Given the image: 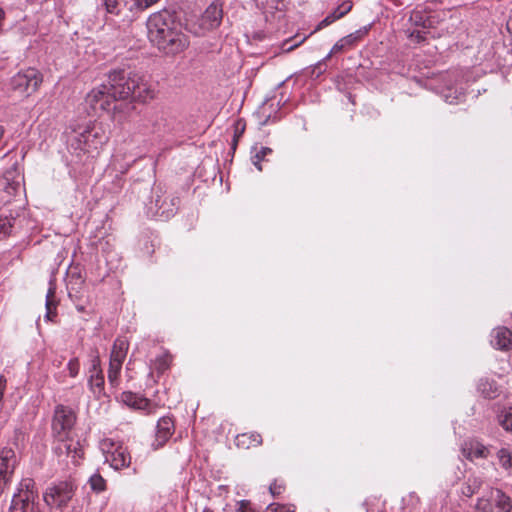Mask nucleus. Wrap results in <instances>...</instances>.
<instances>
[{
	"label": "nucleus",
	"mask_w": 512,
	"mask_h": 512,
	"mask_svg": "<svg viewBox=\"0 0 512 512\" xmlns=\"http://www.w3.org/2000/svg\"><path fill=\"white\" fill-rule=\"evenodd\" d=\"M150 41L167 55H176L188 45V37L181 31L172 14L163 10L151 15L147 21Z\"/></svg>",
	"instance_id": "1"
},
{
	"label": "nucleus",
	"mask_w": 512,
	"mask_h": 512,
	"mask_svg": "<svg viewBox=\"0 0 512 512\" xmlns=\"http://www.w3.org/2000/svg\"><path fill=\"white\" fill-rule=\"evenodd\" d=\"M107 89L114 104L126 100L145 103L155 98L156 92L152 86L137 73L127 72L123 69L113 70L108 75Z\"/></svg>",
	"instance_id": "2"
},
{
	"label": "nucleus",
	"mask_w": 512,
	"mask_h": 512,
	"mask_svg": "<svg viewBox=\"0 0 512 512\" xmlns=\"http://www.w3.org/2000/svg\"><path fill=\"white\" fill-rule=\"evenodd\" d=\"M86 102L94 111H97L98 109L113 111L114 114L129 113L134 108L130 103L114 104L106 84H103L88 93L86 96Z\"/></svg>",
	"instance_id": "3"
},
{
	"label": "nucleus",
	"mask_w": 512,
	"mask_h": 512,
	"mask_svg": "<svg viewBox=\"0 0 512 512\" xmlns=\"http://www.w3.org/2000/svg\"><path fill=\"white\" fill-rule=\"evenodd\" d=\"M54 452L63 461L70 459L73 464L83 456V449L80 442L71 435H63L62 437H54Z\"/></svg>",
	"instance_id": "4"
},
{
	"label": "nucleus",
	"mask_w": 512,
	"mask_h": 512,
	"mask_svg": "<svg viewBox=\"0 0 512 512\" xmlns=\"http://www.w3.org/2000/svg\"><path fill=\"white\" fill-rule=\"evenodd\" d=\"M76 416L72 409L59 405L56 407L52 422L54 437L71 435V430L75 424Z\"/></svg>",
	"instance_id": "5"
},
{
	"label": "nucleus",
	"mask_w": 512,
	"mask_h": 512,
	"mask_svg": "<svg viewBox=\"0 0 512 512\" xmlns=\"http://www.w3.org/2000/svg\"><path fill=\"white\" fill-rule=\"evenodd\" d=\"M42 75L33 68L19 72L11 79V86L14 90L25 92L30 95L37 91L42 83Z\"/></svg>",
	"instance_id": "6"
},
{
	"label": "nucleus",
	"mask_w": 512,
	"mask_h": 512,
	"mask_svg": "<svg viewBox=\"0 0 512 512\" xmlns=\"http://www.w3.org/2000/svg\"><path fill=\"white\" fill-rule=\"evenodd\" d=\"M17 463V456L12 448L4 447L0 450V495L11 483Z\"/></svg>",
	"instance_id": "7"
},
{
	"label": "nucleus",
	"mask_w": 512,
	"mask_h": 512,
	"mask_svg": "<svg viewBox=\"0 0 512 512\" xmlns=\"http://www.w3.org/2000/svg\"><path fill=\"white\" fill-rule=\"evenodd\" d=\"M101 446L102 450L106 452V461L114 469L119 470L130 465L131 456L122 446H117L114 450H110V448L114 447V443L108 439L104 440Z\"/></svg>",
	"instance_id": "8"
},
{
	"label": "nucleus",
	"mask_w": 512,
	"mask_h": 512,
	"mask_svg": "<svg viewBox=\"0 0 512 512\" xmlns=\"http://www.w3.org/2000/svg\"><path fill=\"white\" fill-rule=\"evenodd\" d=\"M73 487L68 482H60L53 487H50L44 494L45 502L50 506L61 507L66 505L67 502L72 498Z\"/></svg>",
	"instance_id": "9"
},
{
	"label": "nucleus",
	"mask_w": 512,
	"mask_h": 512,
	"mask_svg": "<svg viewBox=\"0 0 512 512\" xmlns=\"http://www.w3.org/2000/svg\"><path fill=\"white\" fill-rule=\"evenodd\" d=\"M34 480L24 478L19 483L17 492L13 495L9 512H17L20 504L35 502Z\"/></svg>",
	"instance_id": "10"
},
{
	"label": "nucleus",
	"mask_w": 512,
	"mask_h": 512,
	"mask_svg": "<svg viewBox=\"0 0 512 512\" xmlns=\"http://www.w3.org/2000/svg\"><path fill=\"white\" fill-rule=\"evenodd\" d=\"M174 433V422L170 417H162L157 423L155 442L153 446L162 447Z\"/></svg>",
	"instance_id": "11"
},
{
	"label": "nucleus",
	"mask_w": 512,
	"mask_h": 512,
	"mask_svg": "<svg viewBox=\"0 0 512 512\" xmlns=\"http://www.w3.org/2000/svg\"><path fill=\"white\" fill-rule=\"evenodd\" d=\"M222 7L217 3L210 4L202 15V25L207 29H213L220 25L222 20Z\"/></svg>",
	"instance_id": "12"
},
{
	"label": "nucleus",
	"mask_w": 512,
	"mask_h": 512,
	"mask_svg": "<svg viewBox=\"0 0 512 512\" xmlns=\"http://www.w3.org/2000/svg\"><path fill=\"white\" fill-rule=\"evenodd\" d=\"M462 454L469 460L473 458H486L488 456V449L477 440L465 441L461 448Z\"/></svg>",
	"instance_id": "13"
},
{
	"label": "nucleus",
	"mask_w": 512,
	"mask_h": 512,
	"mask_svg": "<svg viewBox=\"0 0 512 512\" xmlns=\"http://www.w3.org/2000/svg\"><path fill=\"white\" fill-rule=\"evenodd\" d=\"M235 444L243 450L256 448L262 444V436L256 432L241 433L236 436Z\"/></svg>",
	"instance_id": "14"
},
{
	"label": "nucleus",
	"mask_w": 512,
	"mask_h": 512,
	"mask_svg": "<svg viewBox=\"0 0 512 512\" xmlns=\"http://www.w3.org/2000/svg\"><path fill=\"white\" fill-rule=\"evenodd\" d=\"M490 499L492 500L493 507L497 509L496 512H511L512 500L500 489H490Z\"/></svg>",
	"instance_id": "15"
},
{
	"label": "nucleus",
	"mask_w": 512,
	"mask_h": 512,
	"mask_svg": "<svg viewBox=\"0 0 512 512\" xmlns=\"http://www.w3.org/2000/svg\"><path fill=\"white\" fill-rule=\"evenodd\" d=\"M492 343L501 350L512 348V332L506 327H498L493 332Z\"/></svg>",
	"instance_id": "16"
},
{
	"label": "nucleus",
	"mask_w": 512,
	"mask_h": 512,
	"mask_svg": "<svg viewBox=\"0 0 512 512\" xmlns=\"http://www.w3.org/2000/svg\"><path fill=\"white\" fill-rule=\"evenodd\" d=\"M367 33V29H360L354 33H351L343 38H341L331 49L330 57L332 54H337L342 52L344 49L353 46L357 41H359L365 34Z\"/></svg>",
	"instance_id": "17"
},
{
	"label": "nucleus",
	"mask_w": 512,
	"mask_h": 512,
	"mask_svg": "<svg viewBox=\"0 0 512 512\" xmlns=\"http://www.w3.org/2000/svg\"><path fill=\"white\" fill-rule=\"evenodd\" d=\"M352 9V2L347 0L342 2L333 12L327 15L317 26L316 30H319L323 27H326L336 21L337 19L342 18Z\"/></svg>",
	"instance_id": "18"
},
{
	"label": "nucleus",
	"mask_w": 512,
	"mask_h": 512,
	"mask_svg": "<svg viewBox=\"0 0 512 512\" xmlns=\"http://www.w3.org/2000/svg\"><path fill=\"white\" fill-rule=\"evenodd\" d=\"M128 349V342L124 339L118 338L114 342L111 355H110V361L123 363L126 353Z\"/></svg>",
	"instance_id": "19"
},
{
	"label": "nucleus",
	"mask_w": 512,
	"mask_h": 512,
	"mask_svg": "<svg viewBox=\"0 0 512 512\" xmlns=\"http://www.w3.org/2000/svg\"><path fill=\"white\" fill-rule=\"evenodd\" d=\"M57 301L55 297V285L50 282V287L46 295V318L50 321H54L56 317Z\"/></svg>",
	"instance_id": "20"
},
{
	"label": "nucleus",
	"mask_w": 512,
	"mask_h": 512,
	"mask_svg": "<svg viewBox=\"0 0 512 512\" xmlns=\"http://www.w3.org/2000/svg\"><path fill=\"white\" fill-rule=\"evenodd\" d=\"M478 390L487 399H494L498 396V387L496 383L488 378L480 379L478 383Z\"/></svg>",
	"instance_id": "21"
},
{
	"label": "nucleus",
	"mask_w": 512,
	"mask_h": 512,
	"mask_svg": "<svg viewBox=\"0 0 512 512\" xmlns=\"http://www.w3.org/2000/svg\"><path fill=\"white\" fill-rule=\"evenodd\" d=\"M483 485V479L478 476H470L462 487V494L466 497H472L478 493Z\"/></svg>",
	"instance_id": "22"
},
{
	"label": "nucleus",
	"mask_w": 512,
	"mask_h": 512,
	"mask_svg": "<svg viewBox=\"0 0 512 512\" xmlns=\"http://www.w3.org/2000/svg\"><path fill=\"white\" fill-rule=\"evenodd\" d=\"M99 366V359L96 358L93 360V365L91 369V375L89 379V383L92 389L98 388L102 389L104 386V377L101 373V371L98 369Z\"/></svg>",
	"instance_id": "23"
},
{
	"label": "nucleus",
	"mask_w": 512,
	"mask_h": 512,
	"mask_svg": "<svg viewBox=\"0 0 512 512\" xmlns=\"http://www.w3.org/2000/svg\"><path fill=\"white\" fill-rule=\"evenodd\" d=\"M123 401L127 405H129L135 409H145L148 406L147 399L137 397V396L133 395L132 393L124 394Z\"/></svg>",
	"instance_id": "24"
},
{
	"label": "nucleus",
	"mask_w": 512,
	"mask_h": 512,
	"mask_svg": "<svg viewBox=\"0 0 512 512\" xmlns=\"http://www.w3.org/2000/svg\"><path fill=\"white\" fill-rule=\"evenodd\" d=\"M172 355L169 352H164L162 355L158 356L155 359V369L159 373L165 372L167 369H169L171 362H172Z\"/></svg>",
	"instance_id": "25"
},
{
	"label": "nucleus",
	"mask_w": 512,
	"mask_h": 512,
	"mask_svg": "<svg viewBox=\"0 0 512 512\" xmlns=\"http://www.w3.org/2000/svg\"><path fill=\"white\" fill-rule=\"evenodd\" d=\"M122 364L113 361L109 362L108 379L111 385H116Z\"/></svg>",
	"instance_id": "26"
},
{
	"label": "nucleus",
	"mask_w": 512,
	"mask_h": 512,
	"mask_svg": "<svg viewBox=\"0 0 512 512\" xmlns=\"http://www.w3.org/2000/svg\"><path fill=\"white\" fill-rule=\"evenodd\" d=\"M475 509L478 512H494V507L490 496L488 498L481 497L477 500Z\"/></svg>",
	"instance_id": "27"
},
{
	"label": "nucleus",
	"mask_w": 512,
	"mask_h": 512,
	"mask_svg": "<svg viewBox=\"0 0 512 512\" xmlns=\"http://www.w3.org/2000/svg\"><path fill=\"white\" fill-rule=\"evenodd\" d=\"M498 458L503 468L508 469L512 467V454L509 450L502 448L498 451Z\"/></svg>",
	"instance_id": "28"
},
{
	"label": "nucleus",
	"mask_w": 512,
	"mask_h": 512,
	"mask_svg": "<svg viewBox=\"0 0 512 512\" xmlns=\"http://www.w3.org/2000/svg\"><path fill=\"white\" fill-rule=\"evenodd\" d=\"M272 153V149L268 147H262L253 157V164L257 167L259 171H262V167L260 162L264 160L266 155Z\"/></svg>",
	"instance_id": "29"
},
{
	"label": "nucleus",
	"mask_w": 512,
	"mask_h": 512,
	"mask_svg": "<svg viewBox=\"0 0 512 512\" xmlns=\"http://www.w3.org/2000/svg\"><path fill=\"white\" fill-rule=\"evenodd\" d=\"M90 484L94 491L101 492L105 490V480L99 474H95L90 478Z\"/></svg>",
	"instance_id": "30"
},
{
	"label": "nucleus",
	"mask_w": 512,
	"mask_h": 512,
	"mask_svg": "<svg viewBox=\"0 0 512 512\" xmlns=\"http://www.w3.org/2000/svg\"><path fill=\"white\" fill-rule=\"evenodd\" d=\"M104 5L107 13L119 15L121 0H105Z\"/></svg>",
	"instance_id": "31"
},
{
	"label": "nucleus",
	"mask_w": 512,
	"mask_h": 512,
	"mask_svg": "<svg viewBox=\"0 0 512 512\" xmlns=\"http://www.w3.org/2000/svg\"><path fill=\"white\" fill-rule=\"evenodd\" d=\"M266 512H294V507L279 503H272L266 508Z\"/></svg>",
	"instance_id": "32"
},
{
	"label": "nucleus",
	"mask_w": 512,
	"mask_h": 512,
	"mask_svg": "<svg viewBox=\"0 0 512 512\" xmlns=\"http://www.w3.org/2000/svg\"><path fill=\"white\" fill-rule=\"evenodd\" d=\"M79 361L77 358H73L68 363V370L71 377H76L79 372Z\"/></svg>",
	"instance_id": "33"
},
{
	"label": "nucleus",
	"mask_w": 512,
	"mask_h": 512,
	"mask_svg": "<svg viewBox=\"0 0 512 512\" xmlns=\"http://www.w3.org/2000/svg\"><path fill=\"white\" fill-rule=\"evenodd\" d=\"M500 424L506 431H512V413H507L503 419L500 420Z\"/></svg>",
	"instance_id": "34"
},
{
	"label": "nucleus",
	"mask_w": 512,
	"mask_h": 512,
	"mask_svg": "<svg viewBox=\"0 0 512 512\" xmlns=\"http://www.w3.org/2000/svg\"><path fill=\"white\" fill-rule=\"evenodd\" d=\"M159 0H134L136 7L141 10L147 9L156 4Z\"/></svg>",
	"instance_id": "35"
},
{
	"label": "nucleus",
	"mask_w": 512,
	"mask_h": 512,
	"mask_svg": "<svg viewBox=\"0 0 512 512\" xmlns=\"http://www.w3.org/2000/svg\"><path fill=\"white\" fill-rule=\"evenodd\" d=\"M269 490H270V493L273 496H277V495H280L282 493V491L284 490V486L281 485V484H278L276 481H274L270 485Z\"/></svg>",
	"instance_id": "36"
},
{
	"label": "nucleus",
	"mask_w": 512,
	"mask_h": 512,
	"mask_svg": "<svg viewBox=\"0 0 512 512\" xmlns=\"http://www.w3.org/2000/svg\"><path fill=\"white\" fill-rule=\"evenodd\" d=\"M90 137H91V131L85 130L83 133H80L76 137V142L77 143H89L90 142Z\"/></svg>",
	"instance_id": "37"
},
{
	"label": "nucleus",
	"mask_w": 512,
	"mask_h": 512,
	"mask_svg": "<svg viewBox=\"0 0 512 512\" xmlns=\"http://www.w3.org/2000/svg\"><path fill=\"white\" fill-rule=\"evenodd\" d=\"M410 37L413 38L417 43H420L425 40V37L420 31L411 32Z\"/></svg>",
	"instance_id": "38"
},
{
	"label": "nucleus",
	"mask_w": 512,
	"mask_h": 512,
	"mask_svg": "<svg viewBox=\"0 0 512 512\" xmlns=\"http://www.w3.org/2000/svg\"><path fill=\"white\" fill-rule=\"evenodd\" d=\"M258 8L264 9L270 4L271 0H253Z\"/></svg>",
	"instance_id": "39"
},
{
	"label": "nucleus",
	"mask_w": 512,
	"mask_h": 512,
	"mask_svg": "<svg viewBox=\"0 0 512 512\" xmlns=\"http://www.w3.org/2000/svg\"><path fill=\"white\" fill-rule=\"evenodd\" d=\"M9 224L7 220H0V232H3L4 234L8 233V228L6 227V224Z\"/></svg>",
	"instance_id": "40"
},
{
	"label": "nucleus",
	"mask_w": 512,
	"mask_h": 512,
	"mask_svg": "<svg viewBox=\"0 0 512 512\" xmlns=\"http://www.w3.org/2000/svg\"><path fill=\"white\" fill-rule=\"evenodd\" d=\"M5 386H6V379L4 378V376H0V387H3V389L5 390Z\"/></svg>",
	"instance_id": "41"
},
{
	"label": "nucleus",
	"mask_w": 512,
	"mask_h": 512,
	"mask_svg": "<svg viewBox=\"0 0 512 512\" xmlns=\"http://www.w3.org/2000/svg\"><path fill=\"white\" fill-rule=\"evenodd\" d=\"M507 26H508L509 31L512 32V19L508 21Z\"/></svg>",
	"instance_id": "42"
},
{
	"label": "nucleus",
	"mask_w": 512,
	"mask_h": 512,
	"mask_svg": "<svg viewBox=\"0 0 512 512\" xmlns=\"http://www.w3.org/2000/svg\"><path fill=\"white\" fill-rule=\"evenodd\" d=\"M3 396H4V389H3V387H0V401L2 400Z\"/></svg>",
	"instance_id": "43"
},
{
	"label": "nucleus",
	"mask_w": 512,
	"mask_h": 512,
	"mask_svg": "<svg viewBox=\"0 0 512 512\" xmlns=\"http://www.w3.org/2000/svg\"><path fill=\"white\" fill-rule=\"evenodd\" d=\"M238 137H239V135H237V134H236V135H235V137H234V145H236V144H237Z\"/></svg>",
	"instance_id": "44"
},
{
	"label": "nucleus",
	"mask_w": 512,
	"mask_h": 512,
	"mask_svg": "<svg viewBox=\"0 0 512 512\" xmlns=\"http://www.w3.org/2000/svg\"><path fill=\"white\" fill-rule=\"evenodd\" d=\"M296 46H297V45L290 46V47H288L286 50H287V51H290V50H292L293 48H295Z\"/></svg>",
	"instance_id": "45"
},
{
	"label": "nucleus",
	"mask_w": 512,
	"mask_h": 512,
	"mask_svg": "<svg viewBox=\"0 0 512 512\" xmlns=\"http://www.w3.org/2000/svg\"><path fill=\"white\" fill-rule=\"evenodd\" d=\"M202 512H214V511H212V510H211V509H209V508H205Z\"/></svg>",
	"instance_id": "46"
},
{
	"label": "nucleus",
	"mask_w": 512,
	"mask_h": 512,
	"mask_svg": "<svg viewBox=\"0 0 512 512\" xmlns=\"http://www.w3.org/2000/svg\"><path fill=\"white\" fill-rule=\"evenodd\" d=\"M77 309H78L79 311H84V307H83V306H78V307H77Z\"/></svg>",
	"instance_id": "47"
},
{
	"label": "nucleus",
	"mask_w": 512,
	"mask_h": 512,
	"mask_svg": "<svg viewBox=\"0 0 512 512\" xmlns=\"http://www.w3.org/2000/svg\"><path fill=\"white\" fill-rule=\"evenodd\" d=\"M430 2H433V3H439L441 2V0H429Z\"/></svg>",
	"instance_id": "48"
}]
</instances>
